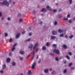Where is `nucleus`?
Here are the masks:
<instances>
[{
    "mask_svg": "<svg viewBox=\"0 0 75 75\" xmlns=\"http://www.w3.org/2000/svg\"><path fill=\"white\" fill-rule=\"evenodd\" d=\"M0 5H1V6L5 5L6 6L8 7L9 6V3H8V2H7V1H3V3L0 2Z\"/></svg>",
    "mask_w": 75,
    "mask_h": 75,
    "instance_id": "obj_1",
    "label": "nucleus"
},
{
    "mask_svg": "<svg viewBox=\"0 0 75 75\" xmlns=\"http://www.w3.org/2000/svg\"><path fill=\"white\" fill-rule=\"evenodd\" d=\"M53 52H56L57 54H59V50L57 49H54L53 50Z\"/></svg>",
    "mask_w": 75,
    "mask_h": 75,
    "instance_id": "obj_2",
    "label": "nucleus"
},
{
    "mask_svg": "<svg viewBox=\"0 0 75 75\" xmlns=\"http://www.w3.org/2000/svg\"><path fill=\"white\" fill-rule=\"evenodd\" d=\"M33 47V45L31 43H30L29 45L28 48H30V50H32Z\"/></svg>",
    "mask_w": 75,
    "mask_h": 75,
    "instance_id": "obj_3",
    "label": "nucleus"
},
{
    "mask_svg": "<svg viewBox=\"0 0 75 75\" xmlns=\"http://www.w3.org/2000/svg\"><path fill=\"white\" fill-rule=\"evenodd\" d=\"M35 65H36V63H35V62H34L32 64V69H34L35 68Z\"/></svg>",
    "mask_w": 75,
    "mask_h": 75,
    "instance_id": "obj_4",
    "label": "nucleus"
},
{
    "mask_svg": "<svg viewBox=\"0 0 75 75\" xmlns=\"http://www.w3.org/2000/svg\"><path fill=\"white\" fill-rule=\"evenodd\" d=\"M16 45H17V43H15L14 45L13 46V48H12L11 51H13L15 50V47H16Z\"/></svg>",
    "mask_w": 75,
    "mask_h": 75,
    "instance_id": "obj_5",
    "label": "nucleus"
},
{
    "mask_svg": "<svg viewBox=\"0 0 75 75\" xmlns=\"http://www.w3.org/2000/svg\"><path fill=\"white\" fill-rule=\"evenodd\" d=\"M34 46L33 47V50H34L35 49V48L36 47V46H37L38 45V43H35L34 44Z\"/></svg>",
    "mask_w": 75,
    "mask_h": 75,
    "instance_id": "obj_6",
    "label": "nucleus"
},
{
    "mask_svg": "<svg viewBox=\"0 0 75 75\" xmlns=\"http://www.w3.org/2000/svg\"><path fill=\"white\" fill-rule=\"evenodd\" d=\"M32 73V72H31V70H29L28 71V75H31Z\"/></svg>",
    "mask_w": 75,
    "mask_h": 75,
    "instance_id": "obj_7",
    "label": "nucleus"
},
{
    "mask_svg": "<svg viewBox=\"0 0 75 75\" xmlns=\"http://www.w3.org/2000/svg\"><path fill=\"white\" fill-rule=\"evenodd\" d=\"M6 62L7 63H10V58L7 59L6 60Z\"/></svg>",
    "mask_w": 75,
    "mask_h": 75,
    "instance_id": "obj_8",
    "label": "nucleus"
},
{
    "mask_svg": "<svg viewBox=\"0 0 75 75\" xmlns=\"http://www.w3.org/2000/svg\"><path fill=\"white\" fill-rule=\"evenodd\" d=\"M47 11V9H45L44 8H43L41 11L42 12H45Z\"/></svg>",
    "mask_w": 75,
    "mask_h": 75,
    "instance_id": "obj_9",
    "label": "nucleus"
},
{
    "mask_svg": "<svg viewBox=\"0 0 75 75\" xmlns=\"http://www.w3.org/2000/svg\"><path fill=\"white\" fill-rule=\"evenodd\" d=\"M52 34L53 35H56V34H57V31H52Z\"/></svg>",
    "mask_w": 75,
    "mask_h": 75,
    "instance_id": "obj_10",
    "label": "nucleus"
},
{
    "mask_svg": "<svg viewBox=\"0 0 75 75\" xmlns=\"http://www.w3.org/2000/svg\"><path fill=\"white\" fill-rule=\"evenodd\" d=\"M20 53L22 55H23V54H25V52H24V51H20Z\"/></svg>",
    "mask_w": 75,
    "mask_h": 75,
    "instance_id": "obj_11",
    "label": "nucleus"
},
{
    "mask_svg": "<svg viewBox=\"0 0 75 75\" xmlns=\"http://www.w3.org/2000/svg\"><path fill=\"white\" fill-rule=\"evenodd\" d=\"M62 33L63 34H66V30H64L62 31Z\"/></svg>",
    "mask_w": 75,
    "mask_h": 75,
    "instance_id": "obj_12",
    "label": "nucleus"
},
{
    "mask_svg": "<svg viewBox=\"0 0 75 75\" xmlns=\"http://www.w3.org/2000/svg\"><path fill=\"white\" fill-rule=\"evenodd\" d=\"M44 71L45 73H47L48 72V69H45Z\"/></svg>",
    "mask_w": 75,
    "mask_h": 75,
    "instance_id": "obj_13",
    "label": "nucleus"
},
{
    "mask_svg": "<svg viewBox=\"0 0 75 75\" xmlns=\"http://www.w3.org/2000/svg\"><path fill=\"white\" fill-rule=\"evenodd\" d=\"M47 9H48V10H52V9L50 8V7L48 6H47Z\"/></svg>",
    "mask_w": 75,
    "mask_h": 75,
    "instance_id": "obj_14",
    "label": "nucleus"
},
{
    "mask_svg": "<svg viewBox=\"0 0 75 75\" xmlns=\"http://www.w3.org/2000/svg\"><path fill=\"white\" fill-rule=\"evenodd\" d=\"M3 67V69H5L6 68V64H4L2 66Z\"/></svg>",
    "mask_w": 75,
    "mask_h": 75,
    "instance_id": "obj_15",
    "label": "nucleus"
},
{
    "mask_svg": "<svg viewBox=\"0 0 75 75\" xmlns=\"http://www.w3.org/2000/svg\"><path fill=\"white\" fill-rule=\"evenodd\" d=\"M56 37L55 36H51V39H52L53 40H54V39H55Z\"/></svg>",
    "mask_w": 75,
    "mask_h": 75,
    "instance_id": "obj_16",
    "label": "nucleus"
},
{
    "mask_svg": "<svg viewBox=\"0 0 75 75\" xmlns=\"http://www.w3.org/2000/svg\"><path fill=\"white\" fill-rule=\"evenodd\" d=\"M31 54H33V55L34 57V55H35V52H34V50H33V52L31 53Z\"/></svg>",
    "mask_w": 75,
    "mask_h": 75,
    "instance_id": "obj_17",
    "label": "nucleus"
},
{
    "mask_svg": "<svg viewBox=\"0 0 75 75\" xmlns=\"http://www.w3.org/2000/svg\"><path fill=\"white\" fill-rule=\"evenodd\" d=\"M52 74H53V75H54V74H56V71H53L52 72Z\"/></svg>",
    "mask_w": 75,
    "mask_h": 75,
    "instance_id": "obj_18",
    "label": "nucleus"
},
{
    "mask_svg": "<svg viewBox=\"0 0 75 75\" xmlns=\"http://www.w3.org/2000/svg\"><path fill=\"white\" fill-rule=\"evenodd\" d=\"M12 64L13 66H16V63L15 62H13L12 63Z\"/></svg>",
    "mask_w": 75,
    "mask_h": 75,
    "instance_id": "obj_19",
    "label": "nucleus"
},
{
    "mask_svg": "<svg viewBox=\"0 0 75 75\" xmlns=\"http://www.w3.org/2000/svg\"><path fill=\"white\" fill-rule=\"evenodd\" d=\"M42 50H46V47L45 46H43L42 47Z\"/></svg>",
    "mask_w": 75,
    "mask_h": 75,
    "instance_id": "obj_20",
    "label": "nucleus"
},
{
    "mask_svg": "<svg viewBox=\"0 0 75 75\" xmlns=\"http://www.w3.org/2000/svg\"><path fill=\"white\" fill-rule=\"evenodd\" d=\"M20 34H18L16 36V38H18L19 37V36H20Z\"/></svg>",
    "mask_w": 75,
    "mask_h": 75,
    "instance_id": "obj_21",
    "label": "nucleus"
},
{
    "mask_svg": "<svg viewBox=\"0 0 75 75\" xmlns=\"http://www.w3.org/2000/svg\"><path fill=\"white\" fill-rule=\"evenodd\" d=\"M52 46L54 48H56L57 47V45L55 44H54L52 45Z\"/></svg>",
    "mask_w": 75,
    "mask_h": 75,
    "instance_id": "obj_22",
    "label": "nucleus"
},
{
    "mask_svg": "<svg viewBox=\"0 0 75 75\" xmlns=\"http://www.w3.org/2000/svg\"><path fill=\"white\" fill-rule=\"evenodd\" d=\"M64 36V34H61L60 35V37H63Z\"/></svg>",
    "mask_w": 75,
    "mask_h": 75,
    "instance_id": "obj_23",
    "label": "nucleus"
},
{
    "mask_svg": "<svg viewBox=\"0 0 75 75\" xmlns=\"http://www.w3.org/2000/svg\"><path fill=\"white\" fill-rule=\"evenodd\" d=\"M58 32L59 33H62V30L61 29H59L58 30Z\"/></svg>",
    "mask_w": 75,
    "mask_h": 75,
    "instance_id": "obj_24",
    "label": "nucleus"
},
{
    "mask_svg": "<svg viewBox=\"0 0 75 75\" xmlns=\"http://www.w3.org/2000/svg\"><path fill=\"white\" fill-rule=\"evenodd\" d=\"M39 23L40 24H42V22L41 21H39Z\"/></svg>",
    "mask_w": 75,
    "mask_h": 75,
    "instance_id": "obj_25",
    "label": "nucleus"
},
{
    "mask_svg": "<svg viewBox=\"0 0 75 75\" xmlns=\"http://www.w3.org/2000/svg\"><path fill=\"white\" fill-rule=\"evenodd\" d=\"M66 58L68 59H70V57H69V56H66Z\"/></svg>",
    "mask_w": 75,
    "mask_h": 75,
    "instance_id": "obj_26",
    "label": "nucleus"
},
{
    "mask_svg": "<svg viewBox=\"0 0 75 75\" xmlns=\"http://www.w3.org/2000/svg\"><path fill=\"white\" fill-rule=\"evenodd\" d=\"M23 22V19H20L19 20V23H22Z\"/></svg>",
    "mask_w": 75,
    "mask_h": 75,
    "instance_id": "obj_27",
    "label": "nucleus"
},
{
    "mask_svg": "<svg viewBox=\"0 0 75 75\" xmlns=\"http://www.w3.org/2000/svg\"><path fill=\"white\" fill-rule=\"evenodd\" d=\"M64 37L65 38H66V39H67L68 38V35H65Z\"/></svg>",
    "mask_w": 75,
    "mask_h": 75,
    "instance_id": "obj_28",
    "label": "nucleus"
},
{
    "mask_svg": "<svg viewBox=\"0 0 75 75\" xmlns=\"http://www.w3.org/2000/svg\"><path fill=\"white\" fill-rule=\"evenodd\" d=\"M19 59H20V60H21V61H23V58L20 57H19Z\"/></svg>",
    "mask_w": 75,
    "mask_h": 75,
    "instance_id": "obj_29",
    "label": "nucleus"
},
{
    "mask_svg": "<svg viewBox=\"0 0 75 75\" xmlns=\"http://www.w3.org/2000/svg\"><path fill=\"white\" fill-rule=\"evenodd\" d=\"M68 54H69V55H72V53L70 52H68Z\"/></svg>",
    "mask_w": 75,
    "mask_h": 75,
    "instance_id": "obj_30",
    "label": "nucleus"
},
{
    "mask_svg": "<svg viewBox=\"0 0 75 75\" xmlns=\"http://www.w3.org/2000/svg\"><path fill=\"white\" fill-rule=\"evenodd\" d=\"M73 37V35H71L69 36V38L70 39H71V38H72Z\"/></svg>",
    "mask_w": 75,
    "mask_h": 75,
    "instance_id": "obj_31",
    "label": "nucleus"
},
{
    "mask_svg": "<svg viewBox=\"0 0 75 75\" xmlns=\"http://www.w3.org/2000/svg\"><path fill=\"white\" fill-rule=\"evenodd\" d=\"M67 18H69L70 17V14H68L67 16Z\"/></svg>",
    "mask_w": 75,
    "mask_h": 75,
    "instance_id": "obj_32",
    "label": "nucleus"
},
{
    "mask_svg": "<svg viewBox=\"0 0 75 75\" xmlns=\"http://www.w3.org/2000/svg\"><path fill=\"white\" fill-rule=\"evenodd\" d=\"M63 47L64 48H67V46L65 45H63Z\"/></svg>",
    "mask_w": 75,
    "mask_h": 75,
    "instance_id": "obj_33",
    "label": "nucleus"
},
{
    "mask_svg": "<svg viewBox=\"0 0 75 75\" xmlns=\"http://www.w3.org/2000/svg\"><path fill=\"white\" fill-rule=\"evenodd\" d=\"M30 57V54L28 56L26 57V59H27L29 57Z\"/></svg>",
    "mask_w": 75,
    "mask_h": 75,
    "instance_id": "obj_34",
    "label": "nucleus"
},
{
    "mask_svg": "<svg viewBox=\"0 0 75 75\" xmlns=\"http://www.w3.org/2000/svg\"><path fill=\"white\" fill-rule=\"evenodd\" d=\"M69 2L70 4H72V0H69Z\"/></svg>",
    "mask_w": 75,
    "mask_h": 75,
    "instance_id": "obj_35",
    "label": "nucleus"
},
{
    "mask_svg": "<svg viewBox=\"0 0 75 75\" xmlns=\"http://www.w3.org/2000/svg\"><path fill=\"white\" fill-rule=\"evenodd\" d=\"M55 60L56 61H58V57H56L55 58Z\"/></svg>",
    "mask_w": 75,
    "mask_h": 75,
    "instance_id": "obj_36",
    "label": "nucleus"
},
{
    "mask_svg": "<svg viewBox=\"0 0 75 75\" xmlns=\"http://www.w3.org/2000/svg\"><path fill=\"white\" fill-rule=\"evenodd\" d=\"M49 45H50V44L49 43V42H48L46 43L47 46H49Z\"/></svg>",
    "mask_w": 75,
    "mask_h": 75,
    "instance_id": "obj_37",
    "label": "nucleus"
},
{
    "mask_svg": "<svg viewBox=\"0 0 75 75\" xmlns=\"http://www.w3.org/2000/svg\"><path fill=\"white\" fill-rule=\"evenodd\" d=\"M30 40H31V38H29L26 40V41H30Z\"/></svg>",
    "mask_w": 75,
    "mask_h": 75,
    "instance_id": "obj_38",
    "label": "nucleus"
},
{
    "mask_svg": "<svg viewBox=\"0 0 75 75\" xmlns=\"http://www.w3.org/2000/svg\"><path fill=\"white\" fill-rule=\"evenodd\" d=\"M72 63H71L69 64V67H71L72 65Z\"/></svg>",
    "mask_w": 75,
    "mask_h": 75,
    "instance_id": "obj_39",
    "label": "nucleus"
},
{
    "mask_svg": "<svg viewBox=\"0 0 75 75\" xmlns=\"http://www.w3.org/2000/svg\"><path fill=\"white\" fill-rule=\"evenodd\" d=\"M66 72H67V69H64V73H66Z\"/></svg>",
    "mask_w": 75,
    "mask_h": 75,
    "instance_id": "obj_40",
    "label": "nucleus"
},
{
    "mask_svg": "<svg viewBox=\"0 0 75 75\" xmlns=\"http://www.w3.org/2000/svg\"><path fill=\"white\" fill-rule=\"evenodd\" d=\"M29 36H31V35H32V33H29Z\"/></svg>",
    "mask_w": 75,
    "mask_h": 75,
    "instance_id": "obj_41",
    "label": "nucleus"
},
{
    "mask_svg": "<svg viewBox=\"0 0 75 75\" xmlns=\"http://www.w3.org/2000/svg\"><path fill=\"white\" fill-rule=\"evenodd\" d=\"M13 40V39L11 38L9 40V42H11V41H12Z\"/></svg>",
    "mask_w": 75,
    "mask_h": 75,
    "instance_id": "obj_42",
    "label": "nucleus"
},
{
    "mask_svg": "<svg viewBox=\"0 0 75 75\" xmlns=\"http://www.w3.org/2000/svg\"><path fill=\"white\" fill-rule=\"evenodd\" d=\"M4 72V71L3 70H1L0 71V73H3Z\"/></svg>",
    "mask_w": 75,
    "mask_h": 75,
    "instance_id": "obj_43",
    "label": "nucleus"
},
{
    "mask_svg": "<svg viewBox=\"0 0 75 75\" xmlns=\"http://www.w3.org/2000/svg\"><path fill=\"white\" fill-rule=\"evenodd\" d=\"M54 25H57V21H55L54 22Z\"/></svg>",
    "mask_w": 75,
    "mask_h": 75,
    "instance_id": "obj_44",
    "label": "nucleus"
},
{
    "mask_svg": "<svg viewBox=\"0 0 75 75\" xmlns=\"http://www.w3.org/2000/svg\"><path fill=\"white\" fill-rule=\"evenodd\" d=\"M68 22L69 23H71V20H69V21Z\"/></svg>",
    "mask_w": 75,
    "mask_h": 75,
    "instance_id": "obj_45",
    "label": "nucleus"
},
{
    "mask_svg": "<svg viewBox=\"0 0 75 75\" xmlns=\"http://www.w3.org/2000/svg\"><path fill=\"white\" fill-rule=\"evenodd\" d=\"M62 11V10L61 8H59V12H60V11Z\"/></svg>",
    "mask_w": 75,
    "mask_h": 75,
    "instance_id": "obj_46",
    "label": "nucleus"
},
{
    "mask_svg": "<svg viewBox=\"0 0 75 75\" xmlns=\"http://www.w3.org/2000/svg\"><path fill=\"white\" fill-rule=\"evenodd\" d=\"M7 20H8V21H10V20H11L10 18L8 17L7 18Z\"/></svg>",
    "mask_w": 75,
    "mask_h": 75,
    "instance_id": "obj_47",
    "label": "nucleus"
},
{
    "mask_svg": "<svg viewBox=\"0 0 75 75\" xmlns=\"http://www.w3.org/2000/svg\"><path fill=\"white\" fill-rule=\"evenodd\" d=\"M50 71H52V68H50L49 69Z\"/></svg>",
    "mask_w": 75,
    "mask_h": 75,
    "instance_id": "obj_48",
    "label": "nucleus"
},
{
    "mask_svg": "<svg viewBox=\"0 0 75 75\" xmlns=\"http://www.w3.org/2000/svg\"><path fill=\"white\" fill-rule=\"evenodd\" d=\"M12 55V54L11 53H9V56L10 57H11V55Z\"/></svg>",
    "mask_w": 75,
    "mask_h": 75,
    "instance_id": "obj_49",
    "label": "nucleus"
},
{
    "mask_svg": "<svg viewBox=\"0 0 75 75\" xmlns=\"http://www.w3.org/2000/svg\"><path fill=\"white\" fill-rule=\"evenodd\" d=\"M71 70H74V67H71Z\"/></svg>",
    "mask_w": 75,
    "mask_h": 75,
    "instance_id": "obj_50",
    "label": "nucleus"
},
{
    "mask_svg": "<svg viewBox=\"0 0 75 75\" xmlns=\"http://www.w3.org/2000/svg\"><path fill=\"white\" fill-rule=\"evenodd\" d=\"M64 20H68V18H64Z\"/></svg>",
    "mask_w": 75,
    "mask_h": 75,
    "instance_id": "obj_51",
    "label": "nucleus"
},
{
    "mask_svg": "<svg viewBox=\"0 0 75 75\" xmlns=\"http://www.w3.org/2000/svg\"><path fill=\"white\" fill-rule=\"evenodd\" d=\"M2 16V13L1 12H0V17H1Z\"/></svg>",
    "mask_w": 75,
    "mask_h": 75,
    "instance_id": "obj_52",
    "label": "nucleus"
},
{
    "mask_svg": "<svg viewBox=\"0 0 75 75\" xmlns=\"http://www.w3.org/2000/svg\"><path fill=\"white\" fill-rule=\"evenodd\" d=\"M9 2H8V3L9 4H10V3L11 2V0H9Z\"/></svg>",
    "mask_w": 75,
    "mask_h": 75,
    "instance_id": "obj_53",
    "label": "nucleus"
},
{
    "mask_svg": "<svg viewBox=\"0 0 75 75\" xmlns=\"http://www.w3.org/2000/svg\"><path fill=\"white\" fill-rule=\"evenodd\" d=\"M41 63V60H40L38 62V64H39Z\"/></svg>",
    "mask_w": 75,
    "mask_h": 75,
    "instance_id": "obj_54",
    "label": "nucleus"
},
{
    "mask_svg": "<svg viewBox=\"0 0 75 75\" xmlns=\"http://www.w3.org/2000/svg\"><path fill=\"white\" fill-rule=\"evenodd\" d=\"M7 35H8L7 33H5V37H7Z\"/></svg>",
    "mask_w": 75,
    "mask_h": 75,
    "instance_id": "obj_55",
    "label": "nucleus"
},
{
    "mask_svg": "<svg viewBox=\"0 0 75 75\" xmlns=\"http://www.w3.org/2000/svg\"><path fill=\"white\" fill-rule=\"evenodd\" d=\"M38 49H37L36 50V52H38Z\"/></svg>",
    "mask_w": 75,
    "mask_h": 75,
    "instance_id": "obj_56",
    "label": "nucleus"
},
{
    "mask_svg": "<svg viewBox=\"0 0 75 75\" xmlns=\"http://www.w3.org/2000/svg\"><path fill=\"white\" fill-rule=\"evenodd\" d=\"M21 16V13H19L18 14V16H19V17Z\"/></svg>",
    "mask_w": 75,
    "mask_h": 75,
    "instance_id": "obj_57",
    "label": "nucleus"
},
{
    "mask_svg": "<svg viewBox=\"0 0 75 75\" xmlns=\"http://www.w3.org/2000/svg\"><path fill=\"white\" fill-rule=\"evenodd\" d=\"M56 11H57V10L55 9L53 10V12H56Z\"/></svg>",
    "mask_w": 75,
    "mask_h": 75,
    "instance_id": "obj_58",
    "label": "nucleus"
},
{
    "mask_svg": "<svg viewBox=\"0 0 75 75\" xmlns=\"http://www.w3.org/2000/svg\"><path fill=\"white\" fill-rule=\"evenodd\" d=\"M25 31H24L23 32L22 34H25Z\"/></svg>",
    "mask_w": 75,
    "mask_h": 75,
    "instance_id": "obj_59",
    "label": "nucleus"
},
{
    "mask_svg": "<svg viewBox=\"0 0 75 75\" xmlns=\"http://www.w3.org/2000/svg\"><path fill=\"white\" fill-rule=\"evenodd\" d=\"M50 55H54V54H52V53H50Z\"/></svg>",
    "mask_w": 75,
    "mask_h": 75,
    "instance_id": "obj_60",
    "label": "nucleus"
},
{
    "mask_svg": "<svg viewBox=\"0 0 75 75\" xmlns=\"http://www.w3.org/2000/svg\"><path fill=\"white\" fill-rule=\"evenodd\" d=\"M34 56H33V57H32V59H34Z\"/></svg>",
    "mask_w": 75,
    "mask_h": 75,
    "instance_id": "obj_61",
    "label": "nucleus"
},
{
    "mask_svg": "<svg viewBox=\"0 0 75 75\" xmlns=\"http://www.w3.org/2000/svg\"><path fill=\"white\" fill-rule=\"evenodd\" d=\"M38 57H39L38 56L37 57V59H38Z\"/></svg>",
    "mask_w": 75,
    "mask_h": 75,
    "instance_id": "obj_62",
    "label": "nucleus"
},
{
    "mask_svg": "<svg viewBox=\"0 0 75 75\" xmlns=\"http://www.w3.org/2000/svg\"><path fill=\"white\" fill-rule=\"evenodd\" d=\"M20 75H23V73H21V74Z\"/></svg>",
    "mask_w": 75,
    "mask_h": 75,
    "instance_id": "obj_63",
    "label": "nucleus"
},
{
    "mask_svg": "<svg viewBox=\"0 0 75 75\" xmlns=\"http://www.w3.org/2000/svg\"><path fill=\"white\" fill-rule=\"evenodd\" d=\"M73 20H75V17L73 18Z\"/></svg>",
    "mask_w": 75,
    "mask_h": 75,
    "instance_id": "obj_64",
    "label": "nucleus"
}]
</instances>
